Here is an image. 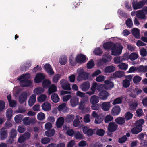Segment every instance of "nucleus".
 Returning <instances> with one entry per match:
<instances>
[{"mask_svg":"<svg viewBox=\"0 0 147 147\" xmlns=\"http://www.w3.org/2000/svg\"><path fill=\"white\" fill-rule=\"evenodd\" d=\"M126 24L127 27L129 28H132L133 25L132 21V20L130 18H128L126 20Z\"/></svg>","mask_w":147,"mask_h":147,"instance_id":"obj_57","label":"nucleus"},{"mask_svg":"<svg viewBox=\"0 0 147 147\" xmlns=\"http://www.w3.org/2000/svg\"><path fill=\"white\" fill-rule=\"evenodd\" d=\"M142 130V128L136 126L131 130V132L133 134H136L141 132Z\"/></svg>","mask_w":147,"mask_h":147,"instance_id":"obj_30","label":"nucleus"},{"mask_svg":"<svg viewBox=\"0 0 147 147\" xmlns=\"http://www.w3.org/2000/svg\"><path fill=\"white\" fill-rule=\"evenodd\" d=\"M118 14L119 15V17L120 18V16L124 18H126L127 17V13L121 10L120 9L118 10Z\"/></svg>","mask_w":147,"mask_h":147,"instance_id":"obj_45","label":"nucleus"},{"mask_svg":"<svg viewBox=\"0 0 147 147\" xmlns=\"http://www.w3.org/2000/svg\"><path fill=\"white\" fill-rule=\"evenodd\" d=\"M102 109L104 111H108L111 107L110 102H103L101 106Z\"/></svg>","mask_w":147,"mask_h":147,"instance_id":"obj_19","label":"nucleus"},{"mask_svg":"<svg viewBox=\"0 0 147 147\" xmlns=\"http://www.w3.org/2000/svg\"><path fill=\"white\" fill-rule=\"evenodd\" d=\"M121 108L119 106L117 105L113 107L111 111V113L113 116H116L119 114Z\"/></svg>","mask_w":147,"mask_h":147,"instance_id":"obj_11","label":"nucleus"},{"mask_svg":"<svg viewBox=\"0 0 147 147\" xmlns=\"http://www.w3.org/2000/svg\"><path fill=\"white\" fill-rule=\"evenodd\" d=\"M136 16L140 20H144L146 19L145 14L143 10H139L137 12Z\"/></svg>","mask_w":147,"mask_h":147,"instance_id":"obj_18","label":"nucleus"},{"mask_svg":"<svg viewBox=\"0 0 147 147\" xmlns=\"http://www.w3.org/2000/svg\"><path fill=\"white\" fill-rule=\"evenodd\" d=\"M118 67L122 70H126L128 67V65L124 63H122L118 65Z\"/></svg>","mask_w":147,"mask_h":147,"instance_id":"obj_38","label":"nucleus"},{"mask_svg":"<svg viewBox=\"0 0 147 147\" xmlns=\"http://www.w3.org/2000/svg\"><path fill=\"white\" fill-rule=\"evenodd\" d=\"M93 53L96 55H99L102 53V51L100 47L95 49L93 51Z\"/></svg>","mask_w":147,"mask_h":147,"instance_id":"obj_53","label":"nucleus"},{"mask_svg":"<svg viewBox=\"0 0 147 147\" xmlns=\"http://www.w3.org/2000/svg\"><path fill=\"white\" fill-rule=\"evenodd\" d=\"M90 86V83L89 82H85L81 84L80 88L82 91H86L88 90Z\"/></svg>","mask_w":147,"mask_h":147,"instance_id":"obj_14","label":"nucleus"},{"mask_svg":"<svg viewBox=\"0 0 147 147\" xmlns=\"http://www.w3.org/2000/svg\"><path fill=\"white\" fill-rule=\"evenodd\" d=\"M48 93L49 95L55 93L57 91V86L54 84H52L48 88Z\"/></svg>","mask_w":147,"mask_h":147,"instance_id":"obj_17","label":"nucleus"},{"mask_svg":"<svg viewBox=\"0 0 147 147\" xmlns=\"http://www.w3.org/2000/svg\"><path fill=\"white\" fill-rule=\"evenodd\" d=\"M95 64L92 59L90 60L87 64V67L88 69H91L94 66Z\"/></svg>","mask_w":147,"mask_h":147,"instance_id":"obj_47","label":"nucleus"},{"mask_svg":"<svg viewBox=\"0 0 147 147\" xmlns=\"http://www.w3.org/2000/svg\"><path fill=\"white\" fill-rule=\"evenodd\" d=\"M44 91V89L42 87H38L34 89V92L37 95H39L42 93Z\"/></svg>","mask_w":147,"mask_h":147,"instance_id":"obj_37","label":"nucleus"},{"mask_svg":"<svg viewBox=\"0 0 147 147\" xmlns=\"http://www.w3.org/2000/svg\"><path fill=\"white\" fill-rule=\"evenodd\" d=\"M113 120V117L110 115H108L105 117L104 121L105 123H107L112 121Z\"/></svg>","mask_w":147,"mask_h":147,"instance_id":"obj_54","label":"nucleus"},{"mask_svg":"<svg viewBox=\"0 0 147 147\" xmlns=\"http://www.w3.org/2000/svg\"><path fill=\"white\" fill-rule=\"evenodd\" d=\"M45 79V75L41 73H37L34 79V82L36 83L42 82Z\"/></svg>","mask_w":147,"mask_h":147,"instance_id":"obj_6","label":"nucleus"},{"mask_svg":"<svg viewBox=\"0 0 147 147\" xmlns=\"http://www.w3.org/2000/svg\"><path fill=\"white\" fill-rule=\"evenodd\" d=\"M85 101V100L84 99H82L80 101L79 104V108L80 110H83L84 109Z\"/></svg>","mask_w":147,"mask_h":147,"instance_id":"obj_56","label":"nucleus"},{"mask_svg":"<svg viewBox=\"0 0 147 147\" xmlns=\"http://www.w3.org/2000/svg\"><path fill=\"white\" fill-rule=\"evenodd\" d=\"M74 118V115L69 114L67 115L65 119V121L68 123H69L72 121Z\"/></svg>","mask_w":147,"mask_h":147,"instance_id":"obj_39","label":"nucleus"},{"mask_svg":"<svg viewBox=\"0 0 147 147\" xmlns=\"http://www.w3.org/2000/svg\"><path fill=\"white\" fill-rule=\"evenodd\" d=\"M66 57L64 55L61 56L59 60V63L60 64L63 65H64L66 63Z\"/></svg>","mask_w":147,"mask_h":147,"instance_id":"obj_50","label":"nucleus"},{"mask_svg":"<svg viewBox=\"0 0 147 147\" xmlns=\"http://www.w3.org/2000/svg\"><path fill=\"white\" fill-rule=\"evenodd\" d=\"M87 60L86 56L82 54L78 55L76 59V62L80 63H85Z\"/></svg>","mask_w":147,"mask_h":147,"instance_id":"obj_7","label":"nucleus"},{"mask_svg":"<svg viewBox=\"0 0 147 147\" xmlns=\"http://www.w3.org/2000/svg\"><path fill=\"white\" fill-rule=\"evenodd\" d=\"M118 127V125L114 122H111L108 125V129L110 132H114L117 130Z\"/></svg>","mask_w":147,"mask_h":147,"instance_id":"obj_9","label":"nucleus"},{"mask_svg":"<svg viewBox=\"0 0 147 147\" xmlns=\"http://www.w3.org/2000/svg\"><path fill=\"white\" fill-rule=\"evenodd\" d=\"M30 66V65L27 63L24 64L21 66V71H26L29 68Z\"/></svg>","mask_w":147,"mask_h":147,"instance_id":"obj_49","label":"nucleus"},{"mask_svg":"<svg viewBox=\"0 0 147 147\" xmlns=\"http://www.w3.org/2000/svg\"><path fill=\"white\" fill-rule=\"evenodd\" d=\"M30 77V75L29 73H26L20 75L17 78V80L19 81L20 85L22 87H28L30 86L32 82L29 79Z\"/></svg>","mask_w":147,"mask_h":147,"instance_id":"obj_1","label":"nucleus"},{"mask_svg":"<svg viewBox=\"0 0 147 147\" xmlns=\"http://www.w3.org/2000/svg\"><path fill=\"white\" fill-rule=\"evenodd\" d=\"M109 94L108 92L106 90L100 92L99 94L100 98L102 100H105L109 96Z\"/></svg>","mask_w":147,"mask_h":147,"instance_id":"obj_15","label":"nucleus"},{"mask_svg":"<svg viewBox=\"0 0 147 147\" xmlns=\"http://www.w3.org/2000/svg\"><path fill=\"white\" fill-rule=\"evenodd\" d=\"M27 94L25 91H24L19 96V102L21 104H22L25 102L27 100Z\"/></svg>","mask_w":147,"mask_h":147,"instance_id":"obj_10","label":"nucleus"},{"mask_svg":"<svg viewBox=\"0 0 147 147\" xmlns=\"http://www.w3.org/2000/svg\"><path fill=\"white\" fill-rule=\"evenodd\" d=\"M106 85L104 84H101L99 85H98L96 89L99 93L100 92L104 91V89H106Z\"/></svg>","mask_w":147,"mask_h":147,"instance_id":"obj_51","label":"nucleus"},{"mask_svg":"<svg viewBox=\"0 0 147 147\" xmlns=\"http://www.w3.org/2000/svg\"><path fill=\"white\" fill-rule=\"evenodd\" d=\"M142 80V77L138 75L135 76L133 79V82L136 84H137Z\"/></svg>","mask_w":147,"mask_h":147,"instance_id":"obj_46","label":"nucleus"},{"mask_svg":"<svg viewBox=\"0 0 147 147\" xmlns=\"http://www.w3.org/2000/svg\"><path fill=\"white\" fill-rule=\"evenodd\" d=\"M74 136L77 139L81 140L83 139V136L82 134L80 133L79 131L75 132Z\"/></svg>","mask_w":147,"mask_h":147,"instance_id":"obj_52","label":"nucleus"},{"mask_svg":"<svg viewBox=\"0 0 147 147\" xmlns=\"http://www.w3.org/2000/svg\"><path fill=\"white\" fill-rule=\"evenodd\" d=\"M51 82L48 79L44 80L42 83V86L45 88H48L51 85Z\"/></svg>","mask_w":147,"mask_h":147,"instance_id":"obj_31","label":"nucleus"},{"mask_svg":"<svg viewBox=\"0 0 147 147\" xmlns=\"http://www.w3.org/2000/svg\"><path fill=\"white\" fill-rule=\"evenodd\" d=\"M101 108V105L95 103L92 104L91 108L92 109L95 110H99Z\"/></svg>","mask_w":147,"mask_h":147,"instance_id":"obj_48","label":"nucleus"},{"mask_svg":"<svg viewBox=\"0 0 147 147\" xmlns=\"http://www.w3.org/2000/svg\"><path fill=\"white\" fill-rule=\"evenodd\" d=\"M23 115L19 114L16 115L14 117V120L16 123H20L22 121L23 117Z\"/></svg>","mask_w":147,"mask_h":147,"instance_id":"obj_44","label":"nucleus"},{"mask_svg":"<svg viewBox=\"0 0 147 147\" xmlns=\"http://www.w3.org/2000/svg\"><path fill=\"white\" fill-rule=\"evenodd\" d=\"M55 133V131L54 129L47 130L45 132V134L47 136L51 137L53 136Z\"/></svg>","mask_w":147,"mask_h":147,"instance_id":"obj_33","label":"nucleus"},{"mask_svg":"<svg viewBox=\"0 0 147 147\" xmlns=\"http://www.w3.org/2000/svg\"><path fill=\"white\" fill-rule=\"evenodd\" d=\"M104 83L105 84L106 86H107L108 87V88H106L107 89H111L114 86V83L111 82L110 80H107L105 81H104Z\"/></svg>","mask_w":147,"mask_h":147,"instance_id":"obj_32","label":"nucleus"},{"mask_svg":"<svg viewBox=\"0 0 147 147\" xmlns=\"http://www.w3.org/2000/svg\"><path fill=\"white\" fill-rule=\"evenodd\" d=\"M113 43L111 42H108L103 45L104 48L105 50H110L112 46Z\"/></svg>","mask_w":147,"mask_h":147,"instance_id":"obj_42","label":"nucleus"},{"mask_svg":"<svg viewBox=\"0 0 147 147\" xmlns=\"http://www.w3.org/2000/svg\"><path fill=\"white\" fill-rule=\"evenodd\" d=\"M90 101L91 104L97 103L99 101V97L96 95H93L90 98Z\"/></svg>","mask_w":147,"mask_h":147,"instance_id":"obj_29","label":"nucleus"},{"mask_svg":"<svg viewBox=\"0 0 147 147\" xmlns=\"http://www.w3.org/2000/svg\"><path fill=\"white\" fill-rule=\"evenodd\" d=\"M51 98L52 101L55 103L58 102L59 100V98L57 94L55 93L52 94Z\"/></svg>","mask_w":147,"mask_h":147,"instance_id":"obj_36","label":"nucleus"},{"mask_svg":"<svg viewBox=\"0 0 147 147\" xmlns=\"http://www.w3.org/2000/svg\"><path fill=\"white\" fill-rule=\"evenodd\" d=\"M111 59L112 57L111 55L107 53H106L103 55L100 62H103L104 63H106L109 62L111 61Z\"/></svg>","mask_w":147,"mask_h":147,"instance_id":"obj_13","label":"nucleus"},{"mask_svg":"<svg viewBox=\"0 0 147 147\" xmlns=\"http://www.w3.org/2000/svg\"><path fill=\"white\" fill-rule=\"evenodd\" d=\"M70 102L72 107H76L79 104V99L76 96L73 97L71 98Z\"/></svg>","mask_w":147,"mask_h":147,"instance_id":"obj_16","label":"nucleus"},{"mask_svg":"<svg viewBox=\"0 0 147 147\" xmlns=\"http://www.w3.org/2000/svg\"><path fill=\"white\" fill-rule=\"evenodd\" d=\"M133 116V114L130 112H127L125 115V119L129 120L131 119Z\"/></svg>","mask_w":147,"mask_h":147,"instance_id":"obj_55","label":"nucleus"},{"mask_svg":"<svg viewBox=\"0 0 147 147\" xmlns=\"http://www.w3.org/2000/svg\"><path fill=\"white\" fill-rule=\"evenodd\" d=\"M132 33L134 37L137 39L140 38V30L137 28H134L132 30Z\"/></svg>","mask_w":147,"mask_h":147,"instance_id":"obj_25","label":"nucleus"},{"mask_svg":"<svg viewBox=\"0 0 147 147\" xmlns=\"http://www.w3.org/2000/svg\"><path fill=\"white\" fill-rule=\"evenodd\" d=\"M138 57V54L135 52L131 53L129 56V58L131 61H134L137 59Z\"/></svg>","mask_w":147,"mask_h":147,"instance_id":"obj_40","label":"nucleus"},{"mask_svg":"<svg viewBox=\"0 0 147 147\" xmlns=\"http://www.w3.org/2000/svg\"><path fill=\"white\" fill-rule=\"evenodd\" d=\"M60 84L62 88L64 90H71L70 85L67 81L65 79L61 80L60 81Z\"/></svg>","mask_w":147,"mask_h":147,"instance_id":"obj_5","label":"nucleus"},{"mask_svg":"<svg viewBox=\"0 0 147 147\" xmlns=\"http://www.w3.org/2000/svg\"><path fill=\"white\" fill-rule=\"evenodd\" d=\"M130 82L127 79H125L123 82V86L125 88L128 87L130 85Z\"/></svg>","mask_w":147,"mask_h":147,"instance_id":"obj_59","label":"nucleus"},{"mask_svg":"<svg viewBox=\"0 0 147 147\" xmlns=\"http://www.w3.org/2000/svg\"><path fill=\"white\" fill-rule=\"evenodd\" d=\"M64 122V119L63 117L58 118L56 122L57 127L59 128L62 127Z\"/></svg>","mask_w":147,"mask_h":147,"instance_id":"obj_27","label":"nucleus"},{"mask_svg":"<svg viewBox=\"0 0 147 147\" xmlns=\"http://www.w3.org/2000/svg\"><path fill=\"white\" fill-rule=\"evenodd\" d=\"M37 117L38 120L42 121L45 119V115L43 113L40 112L37 114Z\"/></svg>","mask_w":147,"mask_h":147,"instance_id":"obj_61","label":"nucleus"},{"mask_svg":"<svg viewBox=\"0 0 147 147\" xmlns=\"http://www.w3.org/2000/svg\"><path fill=\"white\" fill-rule=\"evenodd\" d=\"M77 73L78 74L77 78L78 81H81L82 80H86L88 78L89 74L84 71L83 68L78 69L77 70Z\"/></svg>","mask_w":147,"mask_h":147,"instance_id":"obj_2","label":"nucleus"},{"mask_svg":"<svg viewBox=\"0 0 147 147\" xmlns=\"http://www.w3.org/2000/svg\"><path fill=\"white\" fill-rule=\"evenodd\" d=\"M146 3L145 0H142L137 2L134 0L132 2V6L134 10H137L142 8Z\"/></svg>","mask_w":147,"mask_h":147,"instance_id":"obj_4","label":"nucleus"},{"mask_svg":"<svg viewBox=\"0 0 147 147\" xmlns=\"http://www.w3.org/2000/svg\"><path fill=\"white\" fill-rule=\"evenodd\" d=\"M113 76L115 78H121L124 76V74L123 72L121 71H116L113 74Z\"/></svg>","mask_w":147,"mask_h":147,"instance_id":"obj_35","label":"nucleus"},{"mask_svg":"<svg viewBox=\"0 0 147 147\" xmlns=\"http://www.w3.org/2000/svg\"><path fill=\"white\" fill-rule=\"evenodd\" d=\"M123 47L120 45H114L111 48V55H119L121 53Z\"/></svg>","mask_w":147,"mask_h":147,"instance_id":"obj_3","label":"nucleus"},{"mask_svg":"<svg viewBox=\"0 0 147 147\" xmlns=\"http://www.w3.org/2000/svg\"><path fill=\"white\" fill-rule=\"evenodd\" d=\"M61 75L59 74H57L55 75L52 79L53 82L54 83H57Z\"/></svg>","mask_w":147,"mask_h":147,"instance_id":"obj_58","label":"nucleus"},{"mask_svg":"<svg viewBox=\"0 0 147 147\" xmlns=\"http://www.w3.org/2000/svg\"><path fill=\"white\" fill-rule=\"evenodd\" d=\"M36 96L34 94H32L28 100V105L30 107L32 106L35 102Z\"/></svg>","mask_w":147,"mask_h":147,"instance_id":"obj_22","label":"nucleus"},{"mask_svg":"<svg viewBox=\"0 0 147 147\" xmlns=\"http://www.w3.org/2000/svg\"><path fill=\"white\" fill-rule=\"evenodd\" d=\"M41 107L42 110L45 111H48L51 109V105L48 102H45L42 104Z\"/></svg>","mask_w":147,"mask_h":147,"instance_id":"obj_20","label":"nucleus"},{"mask_svg":"<svg viewBox=\"0 0 147 147\" xmlns=\"http://www.w3.org/2000/svg\"><path fill=\"white\" fill-rule=\"evenodd\" d=\"M44 68L47 72L50 75H53L54 72L52 69L51 66L49 64H46L44 65Z\"/></svg>","mask_w":147,"mask_h":147,"instance_id":"obj_24","label":"nucleus"},{"mask_svg":"<svg viewBox=\"0 0 147 147\" xmlns=\"http://www.w3.org/2000/svg\"><path fill=\"white\" fill-rule=\"evenodd\" d=\"M82 129L83 133L88 136H91L93 134L92 129L86 126H84Z\"/></svg>","mask_w":147,"mask_h":147,"instance_id":"obj_12","label":"nucleus"},{"mask_svg":"<svg viewBox=\"0 0 147 147\" xmlns=\"http://www.w3.org/2000/svg\"><path fill=\"white\" fill-rule=\"evenodd\" d=\"M57 109L59 111L64 112H66L68 110L66 104L65 103H62L59 105L57 107Z\"/></svg>","mask_w":147,"mask_h":147,"instance_id":"obj_28","label":"nucleus"},{"mask_svg":"<svg viewBox=\"0 0 147 147\" xmlns=\"http://www.w3.org/2000/svg\"><path fill=\"white\" fill-rule=\"evenodd\" d=\"M115 121L119 125H122L125 123V119L122 117H118L115 119Z\"/></svg>","mask_w":147,"mask_h":147,"instance_id":"obj_34","label":"nucleus"},{"mask_svg":"<svg viewBox=\"0 0 147 147\" xmlns=\"http://www.w3.org/2000/svg\"><path fill=\"white\" fill-rule=\"evenodd\" d=\"M0 137L1 140H4L7 137V130L4 128H2L0 131Z\"/></svg>","mask_w":147,"mask_h":147,"instance_id":"obj_23","label":"nucleus"},{"mask_svg":"<svg viewBox=\"0 0 147 147\" xmlns=\"http://www.w3.org/2000/svg\"><path fill=\"white\" fill-rule=\"evenodd\" d=\"M122 98L121 97H119L114 100L113 104L114 105H116V104H120L122 102Z\"/></svg>","mask_w":147,"mask_h":147,"instance_id":"obj_62","label":"nucleus"},{"mask_svg":"<svg viewBox=\"0 0 147 147\" xmlns=\"http://www.w3.org/2000/svg\"><path fill=\"white\" fill-rule=\"evenodd\" d=\"M138 104L136 102H133L129 106V109L131 111H134L136 109Z\"/></svg>","mask_w":147,"mask_h":147,"instance_id":"obj_64","label":"nucleus"},{"mask_svg":"<svg viewBox=\"0 0 147 147\" xmlns=\"http://www.w3.org/2000/svg\"><path fill=\"white\" fill-rule=\"evenodd\" d=\"M50 139L49 138L47 137H44L41 140V143L43 144H47L50 142Z\"/></svg>","mask_w":147,"mask_h":147,"instance_id":"obj_63","label":"nucleus"},{"mask_svg":"<svg viewBox=\"0 0 147 147\" xmlns=\"http://www.w3.org/2000/svg\"><path fill=\"white\" fill-rule=\"evenodd\" d=\"M137 67V72L144 73L147 71V66L140 65Z\"/></svg>","mask_w":147,"mask_h":147,"instance_id":"obj_26","label":"nucleus"},{"mask_svg":"<svg viewBox=\"0 0 147 147\" xmlns=\"http://www.w3.org/2000/svg\"><path fill=\"white\" fill-rule=\"evenodd\" d=\"M144 120L143 119H140L137 121L136 122V126L142 128L143 127L142 125L144 123Z\"/></svg>","mask_w":147,"mask_h":147,"instance_id":"obj_43","label":"nucleus"},{"mask_svg":"<svg viewBox=\"0 0 147 147\" xmlns=\"http://www.w3.org/2000/svg\"><path fill=\"white\" fill-rule=\"evenodd\" d=\"M13 111L11 108H9L7 109L6 112V116L9 119H11L12 117Z\"/></svg>","mask_w":147,"mask_h":147,"instance_id":"obj_41","label":"nucleus"},{"mask_svg":"<svg viewBox=\"0 0 147 147\" xmlns=\"http://www.w3.org/2000/svg\"><path fill=\"white\" fill-rule=\"evenodd\" d=\"M36 119L34 118L26 117L23 119V122L25 125H29L30 124H34L36 122Z\"/></svg>","mask_w":147,"mask_h":147,"instance_id":"obj_8","label":"nucleus"},{"mask_svg":"<svg viewBox=\"0 0 147 147\" xmlns=\"http://www.w3.org/2000/svg\"><path fill=\"white\" fill-rule=\"evenodd\" d=\"M115 70V68L112 65L108 66L106 67L104 69V72L105 73H111L114 72Z\"/></svg>","mask_w":147,"mask_h":147,"instance_id":"obj_21","label":"nucleus"},{"mask_svg":"<svg viewBox=\"0 0 147 147\" xmlns=\"http://www.w3.org/2000/svg\"><path fill=\"white\" fill-rule=\"evenodd\" d=\"M47 98V96L45 94H42L38 98V100L39 102H43Z\"/></svg>","mask_w":147,"mask_h":147,"instance_id":"obj_60","label":"nucleus"}]
</instances>
